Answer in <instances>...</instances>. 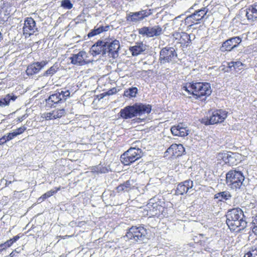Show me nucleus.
I'll return each mask as SVG.
<instances>
[{
  "label": "nucleus",
  "mask_w": 257,
  "mask_h": 257,
  "mask_svg": "<svg viewBox=\"0 0 257 257\" xmlns=\"http://www.w3.org/2000/svg\"><path fill=\"white\" fill-rule=\"evenodd\" d=\"M182 89L188 94L191 95L189 98L205 101L207 97L211 95V85L208 82H192L186 83Z\"/></svg>",
  "instance_id": "1"
},
{
  "label": "nucleus",
  "mask_w": 257,
  "mask_h": 257,
  "mask_svg": "<svg viewBox=\"0 0 257 257\" xmlns=\"http://www.w3.org/2000/svg\"><path fill=\"white\" fill-rule=\"evenodd\" d=\"M226 222L230 230L236 232L244 229L247 222L243 211L240 208H234L227 211Z\"/></svg>",
  "instance_id": "2"
},
{
  "label": "nucleus",
  "mask_w": 257,
  "mask_h": 257,
  "mask_svg": "<svg viewBox=\"0 0 257 257\" xmlns=\"http://www.w3.org/2000/svg\"><path fill=\"white\" fill-rule=\"evenodd\" d=\"M152 110L150 104L136 103L133 105H128L121 109L119 112L120 116L125 119L141 116L143 114L149 113Z\"/></svg>",
  "instance_id": "3"
},
{
  "label": "nucleus",
  "mask_w": 257,
  "mask_h": 257,
  "mask_svg": "<svg viewBox=\"0 0 257 257\" xmlns=\"http://www.w3.org/2000/svg\"><path fill=\"white\" fill-rule=\"evenodd\" d=\"M70 92L69 90L58 89L46 99V105L50 108L59 106L62 103L65 102L66 99L70 97Z\"/></svg>",
  "instance_id": "4"
},
{
  "label": "nucleus",
  "mask_w": 257,
  "mask_h": 257,
  "mask_svg": "<svg viewBox=\"0 0 257 257\" xmlns=\"http://www.w3.org/2000/svg\"><path fill=\"white\" fill-rule=\"evenodd\" d=\"M244 176L240 171L230 170L226 175V183L231 189L236 190L244 186Z\"/></svg>",
  "instance_id": "5"
},
{
  "label": "nucleus",
  "mask_w": 257,
  "mask_h": 257,
  "mask_svg": "<svg viewBox=\"0 0 257 257\" xmlns=\"http://www.w3.org/2000/svg\"><path fill=\"white\" fill-rule=\"evenodd\" d=\"M165 202L157 197H154L149 200L147 204L148 214L152 216H160L162 215L165 216L166 214V209L163 206Z\"/></svg>",
  "instance_id": "6"
},
{
  "label": "nucleus",
  "mask_w": 257,
  "mask_h": 257,
  "mask_svg": "<svg viewBox=\"0 0 257 257\" xmlns=\"http://www.w3.org/2000/svg\"><path fill=\"white\" fill-rule=\"evenodd\" d=\"M142 156V151L139 148L131 147L120 156V160L124 165H130Z\"/></svg>",
  "instance_id": "7"
},
{
  "label": "nucleus",
  "mask_w": 257,
  "mask_h": 257,
  "mask_svg": "<svg viewBox=\"0 0 257 257\" xmlns=\"http://www.w3.org/2000/svg\"><path fill=\"white\" fill-rule=\"evenodd\" d=\"M147 230L143 226H132L125 235L127 238L134 241L142 242L146 239Z\"/></svg>",
  "instance_id": "8"
},
{
  "label": "nucleus",
  "mask_w": 257,
  "mask_h": 257,
  "mask_svg": "<svg viewBox=\"0 0 257 257\" xmlns=\"http://www.w3.org/2000/svg\"><path fill=\"white\" fill-rule=\"evenodd\" d=\"M177 53L173 47H165L160 52L159 61L161 65L172 63L177 58Z\"/></svg>",
  "instance_id": "9"
},
{
  "label": "nucleus",
  "mask_w": 257,
  "mask_h": 257,
  "mask_svg": "<svg viewBox=\"0 0 257 257\" xmlns=\"http://www.w3.org/2000/svg\"><path fill=\"white\" fill-rule=\"evenodd\" d=\"M152 14L153 10L152 9H141L138 12H130L127 14L126 20L128 22L137 24L146 19Z\"/></svg>",
  "instance_id": "10"
},
{
  "label": "nucleus",
  "mask_w": 257,
  "mask_h": 257,
  "mask_svg": "<svg viewBox=\"0 0 257 257\" xmlns=\"http://www.w3.org/2000/svg\"><path fill=\"white\" fill-rule=\"evenodd\" d=\"M227 113L225 111L220 109L214 110L209 116L202 118L201 122L206 125L221 122L227 117Z\"/></svg>",
  "instance_id": "11"
},
{
  "label": "nucleus",
  "mask_w": 257,
  "mask_h": 257,
  "mask_svg": "<svg viewBox=\"0 0 257 257\" xmlns=\"http://www.w3.org/2000/svg\"><path fill=\"white\" fill-rule=\"evenodd\" d=\"M208 11V9L206 7L195 11L191 15L186 18L185 23L186 25H189V26H191L195 24H198V22L201 20L206 15Z\"/></svg>",
  "instance_id": "12"
},
{
  "label": "nucleus",
  "mask_w": 257,
  "mask_h": 257,
  "mask_svg": "<svg viewBox=\"0 0 257 257\" xmlns=\"http://www.w3.org/2000/svg\"><path fill=\"white\" fill-rule=\"evenodd\" d=\"M138 33L148 38L158 37L163 33L162 28L159 25L153 27H143L138 30Z\"/></svg>",
  "instance_id": "13"
},
{
  "label": "nucleus",
  "mask_w": 257,
  "mask_h": 257,
  "mask_svg": "<svg viewBox=\"0 0 257 257\" xmlns=\"http://www.w3.org/2000/svg\"><path fill=\"white\" fill-rule=\"evenodd\" d=\"M87 54L85 51H81L77 54H73L70 57L71 63L77 66H83L90 63L91 61L87 60Z\"/></svg>",
  "instance_id": "14"
},
{
  "label": "nucleus",
  "mask_w": 257,
  "mask_h": 257,
  "mask_svg": "<svg viewBox=\"0 0 257 257\" xmlns=\"http://www.w3.org/2000/svg\"><path fill=\"white\" fill-rule=\"evenodd\" d=\"M105 43L106 52L109 57L116 58L118 56V50L120 49L119 42L114 40L111 41H106Z\"/></svg>",
  "instance_id": "15"
},
{
  "label": "nucleus",
  "mask_w": 257,
  "mask_h": 257,
  "mask_svg": "<svg viewBox=\"0 0 257 257\" xmlns=\"http://www.w3.org/2000/svg\"><path fill=\"white\" fill-rule=\"evenodd\" d=\"M241 41V38L239 36L230 38L223 42L220 50L222 52L231 51L237 47Z\"/></svg>",
  "instance_id": "16"
},
{
  "label": "nucleus",
  "mask_w": 257,
  "mask_h": 257,
  "mask_svg": "<svg viewBox=\"0 0 257 257\" xmlns=\"http://www.w3.org/2000/svg\"><path fill=\"white\" fill-rule=\"evenodd\" d=\"M219 157L225 164L230 166L236 165L240 161V155L236 153L227 152L220 154Z\"/></svg>",
  "instance_id": "17"
},
{
  "label": "nucleus",
  "mask_w": 257,
  "mask_h": 257,
  "mask_svg": "<svg viewBox=\"0 0 257 257\" xmlns=\"http://www.w3.org/2000/svg\"><path fill=\"white\" fill-rule=\"evenodd\" d=\"M48 63L47 60L33 62L27 66L26 73L28 76H32L38 73Z\"/></svg>",
  "instance_id": "18"
},
{
  "label": "nucleus",
  "mask_w": 257,
  "mask_h": 257,
  "mask_svg": "<svg viewBox=\"0 0 257 257\" xmlns=\"http://www.w3.org/2000/svg\"><path fill=\"white\" fill-rule=\"evenodd\" d=\"M105 43L102 40H98L93 44L90 50V52L93 56L102 55L103 56L106 55Z\"/></svg>",
  "instance_id": "19"
},
{
  "label": "nucleus",
  "mask_w": 257,
  "mask_h": 257,
  "mask_svg": "<svg viewBox=\"0 0 257 257\" xmlns=\"http://www.w3.org/2000/svg\"><path fill=\"white\" fill-rule=\"evenodd\" d=\"M23 31L24 34L29 35V36L33 35L35 32L38 31L36 22L33 18H27L25 20Z\"/></svg>",
  "instance_id": "20"
},
{
  "label": "nucleus",
  "mask_w": 257,
  "mask_h": 257,
  "mask_svg": "<svg viewBox=\"0 0 257 257\" xmlns=\"http://www.w3.org/2000/svg\"><path fill=\"white\" fill-rule=\"evenodd\" d=\"M193 187V182L191 180H187L183 182L179 183L177 185L176 190V194L177 195H184L186 194L189 189Z\"/></svg>",
  "instance_id": "21"
},
{
  "label": "nucleus",
  "mask_w": 257,
  "mask_h": 257,
  "mask_svg": "<svg viewBox=\"0 0 257 257\" xmlns=\"http://www.w3.org/2000/svg\"><path fill=\"white\" fill-rule=\"evenodd\" d=\"M171 131L174 136L184 137L188 135L190 130L183 126L182 123L174 125L171 127Z\"/></svg>",
  "instance_id": "22"
},
{
  "label": "nucleus",
  "mask_w": 257,
  "mask_h": 257,
  "mask_svg": "<svg viewBox=\"0 0 257 257\" xmlns=\"http://www.w3.org/2000/svg\"><path fill=\"white\" fill-rule=\"evenodd\" d=\"M185 151V149L182 144H173L167 150L166 153L175 157H179L184 154Z\"/></svg>",
  "instance_id": "23"
},
{
  "label": "nucleus",
  "mask_w": 257,
  "mask_h": 257,
  "mask_svg": "<svg viewBox=\"0 0 257 257\" xmlns=\"http://www.w3.org/2000/svg\"><path fill=\"white\" fill-rule=\"evenodd\" d=\"M242 13L245 14L248 22H251L257 20V5L250 6L242 11Z\"/></svg>",
  "instance_id": "24"
},
{
  "label": "nucleus",
  "mask_w": 257,
  "mask_h": 257,
  "mask_svg": "<svg viewBox=\"0 0 257 257\" xmlns=\"http://www.w3.org/2000/svg\"><path fill=\"white\" fill-rule=\"evenodd\" d=\"M109 28L110 26L109 25H106L105 26H100L99 27H97V26H96L93 29L90 31V32L87 34V36L88 38L94 37L103 32L107 31Z\"/></svg>",
  "instance_id": "25"
},
{
  "label": "nucleus",
  "mask_w": 257,
  "mask_h": 257,
  "mask_svg": "<svg viewBox=\"0 0 257 257\" xmlns=\"http://www.w3.org/2000/svg\"><path fill=\"white\" fill-rule=\"evenodd\" d=\"M129 50L133 56H138L146 50V45L143 43H138L135 46L130 47Z\"/></svg>",
  "instance_id": "26"
},
{
  "label": "nucleus",
  "mask_w": 257,
  "mask_h": 257,
  "mask_svg": "<svg viewBox=\"0 0 257 257\" xmlns=\"http://www.w3.org/2000/svg\"><path fill=\"white\" fill-rule=\"evenodd\" d=\"M17 97L12 94H8L5 97L0 99V106L4 107L9 105L10 101H14Z\"/></svg>",
  "instance_id": "27"
},
{
  "label": "nucleus",
  "mask_w": 257,
  "mask_h": 257,
  "mask_svg": "<svg viewBox=\"0 0 257 257\" xmlns=\"http://www.w3.org/2000/svg\"><path fill=\"white\" fill-rule=\"evenodd\" d=\"M59 69V67L57 63H55L52 66L50 67L47 70L45 71L42 74V76L49 77L52 76L55 74Z\"/></svg>",
  "instance_id": "28"
},
{
  "label": "nucleus",
  "mask_w": 257,
  "mask_h": 257,
  "mask_svg": "<svg viewBox=\"0 0 257 257\" xmlns=\"http://www.w3.org/2000/svg\"><path fill=\"white\" fill-rule=\"evenodd\" d=\"M138 92V89L136 87H130L124 91L123 96L128 98L136 97Z\"/></svg>",
  "instance_id": "29"
},
{
  "label": "nucleus",
  "mask_w": 257,
  "mask_h": 257,
  "mask_svg": "<svg viewBox=\"0 0 257 257\" xmlns=\"http://www.w3.org/2000/svg\"><path fill=\"white\" fill-rule=\"evenodd\" d=\"M231 197V195L228 191H222L215 194L214 199H218L219 201H222L223 200H228Z\"/></svg>",
  "instance_id": "30"
},
{
  "label": "nucleus",
  "mask_w": 257,
  "mask_h": 257,
  "mask_svg": "<svg viewBox=\"0 0 257 257\" xmlns=\"http://www.w3.org/2000/svg\"><path fill=\"white\" fill-rule=\"evenodd\" d=\"M191 42V36L186 33L182 32L181 38H180L179 43L182 45H185L186 47Z\"/></svg>",
  "instance_id": "31"
},
{
  "label": "nucleus",
  "mask_w": 257,
  "mask_h": 257,
  "mask_svg": "<svg viewBox=\"0 0 257 257\" xmlns=\"http://www.w3.org/2000/svg\"><path fill=\"white\" fill-rule=\"evenodd\" d=\"M52 111L54 119L60 118L66 114L65 109L64 108L56 109Z\"/></svg>",
  "instance_id": "32"
},
{
  "label": "nucleus",
  "mask_w": 257,
  "mask_h": 257,
  "mask_svg": "<svg viewBox=\"0 0 257 257\" xmlns=\"http://www.w3.org/2000/svg\"><path fill=\"white\" fill-rule=\"evenodd\" d=\"M123 185L127 191L134 188L135 186V181L133 179H129L123 182Z\"/></svg>",
  "instance_id": "33"
},
{
  "label": "nucleus",
  "mask_w": 257,
  "mask_h": 257,
  "mask_svg": "<svg viewBox=\"0 0 257 257\" xmlns=\"http://www.w3.org/2000/svg\"><path fill=\"white\" fill-rule=\"evenodd\" d=\"M244 257H257V245L252 246L250 250L244 254Z\"/></svg>",
  "instance_id": "34"
},
{
  "label": "nucleus",
  "mask_w": 257,
  "mask_h": 257,
  "mask_svg": "<svg viewBox=\"0 0 257 257\" xmlns=\"http://www.w3.org/2000/svg\"><path fill=\"white\" fill-rule=\"evenodd\" d=\"M61 7L66 9H71L73 7V4L70 0H63L61 2Z\"/></svg>",
  "instance_id": "35"
},
{
  "label": "nucleus",
  "mask_w": 257,
  "mask_h": 257,
  "mask_svg": "<svg viewBox=\"0 0 257 257\" xmlns=\"http://www.w3.org/2000/svg\"><path fill=\"white\" fill-rule=\"evenodd\" d=\"M95 171L97 173H106L108 172V170L105 167L99 165L96 167Z\"/></svg>",
  "instance_id": "36"
},
{
  "label": "nucleus",
  "mask_w": 257,
  "mask_h": 257,
  "mask_svg": "<svg viewBox=\"0 0 257 257\" xmlns=\"http://www.w3.org/2000/svg\"><path fill=\"white\" fill-rule=\"evenodd\" d=\"M115 192L118 194L121 193L125 191L128 192L126 190V189H125V187L122 183L118 185L117 187H116L115 189Z\"/></svg>",
  "instance_id": "37"
},
{
  "label": "nucleus",
  "mask_w": 257,
  "mask_h": 257,
  "mask_svg": "<svg viewBox=\"0 0 257 257\" xmlns=\"http://www.w3.org/2000/svg\"><path fill=\"white\" fill-rule=\"evenodd\" d=\"M59 190V189L58 188L56 190H51L50 191L47 192L46 193L43 194V198L47 199L51 197V196L53 195L55 193H56Z\"/></svg>",
  "instance_id": "38"
},
{
  "label": "nucleus",
  "mask_w": 257,
  "mask_h": 257,
  "mask_svg": "<svg viewBox=\"0 0 257 257\" xmlns=\"http://www.w3.org/2000/svg\"><path fill=\"white\" fill-rule=\"evenodd\" d=\"M232 64L234 65V70L242 69L243 64L240 61H233Z\"/></svg>",
  "instance_id": "39"
},
{
  "label": "nucleus",
  "mask_w": 257,
  "mask_h": 257,
  "mask_svg": "<svg viewBox=\"0 0 257 257\" xmlns=\"http://www.w3.org/2000/svg\"><path fill=\"white\" fill-rule=\"evenodd\" d=\"M226 63L227 66H226V70H225V72H229L234 70V65L232 64L233 61L227 62Z\"/></svg>",
  "instance_id": "40"
},
{
  "label": "nucleus",
  "mask_w": 257,
  "mask_h": 257,
  "mask_svg": "<svg viewBox=\"0 0 257 257\" xmlns=\"http://www.w3.org/2000/svg\"><path fill=\"white\" fill-rule=\"evenodd\" d=\"M5 137H6V140L7 141H10L13 139L15 137H17L16 136V134H15L14 132H13L12 133H9L8 134L4 135Z\"/></svg>",
  "instance_id": "41"
},
{
  "label": "nucleus",
  "mask_w": 257,
  "mask_h": 257,
  "mask_svg": "<svg viewBox=\"0 0 257 257\" xmlns=\"http://www.w3.org/2000/svg\"><path fill=\"white\" fill-rule=\"evenodd\" d=\"M26 130V127L25 126H22L15 130L14 132L15 134H16V136H17L22 134Z\"/></svg>",
  "instance_id": "42"
},
{
  "label": "nucleus",
  "mask_w": 257,
  "mask_h": 257,
  "mask_svg": "<svg viewBox=\"0 0 257 257\" xmlns=\"http://www.w3.org/2000/svg\"><path fill=\"white\" fill-rule=\"evenodd\" d=\"M17 180L15 179H14L13 180H8L7 179H5L4 178H3L1 180V183H5V187L8 186L10 184H11L12 182H14L15 181H16Z\"/></svg>",
  "instance_id": "43"
},
{
  "label": "nucleus",
  "mask_w": 257,
  "mask_h": 257,
  "mask_svg": "<svg viewBox=\"0 0 257 257\" xmlns=\"http://www.w3.org/2000/svg\"><path fill=\"white\" fill-rule=\"evenodd\" d=\"M117 89L115 87H113L107 91L105 92V94H107V95H111L115 94L117 92Z\"/></svg>",
  "instance_id": "44"
},
{
  "label": "nucleus",
  "mask_w": 257,
  "mask_h": 257,
  "mask_svg": "<svg viewBox=\"0 0 257 257\" xmlns=\"http://www.w3.org/2000/svg\"><path fill=\"white\" fill-rule=\"evenodd\" d=\"M181 34L182 32L180 33L176 32L173 34L172 36L175 40H178V41H179L180 38H181Z\"/></svg>",
  "instance_id": "45"
},
{
  "label": "nucleus",
  "mask_w": 257,
  "mask_h": 257,
  "mask_svg": "<svg viewBox=\"0 0 257 257\" xmlns=\"http://www.w3.org/2000/svg\"><path fill=\"white\" fill-rule=\"evenodd\" d=\"M45 117L46 120L54 119L52 111L47 113Z\"/></svg>",
  "instance_id": "46"
},
{
  "label": "nucleus",
  "mask_w": 257,
  "mask_h": 257,
  "mask_svg": "<svg viewBox=\"0 0 257 257\" xmlns=\"http://www.w3.org/2000/svg\"><path fill=\"white\" fill-rule=\"evenodd\" d=\"M252 226L250 227L252 228V232L257 235V223H252Z\"/></svg>",
  "instance_id": "47"
},
{
  "label": "nucleus",
  "mask_w": 257,
  "mask_h": 257,
  "mask_svg": "<svg viewBox=\"0 0 257 257\" xmlns=\"http://www.w3.org/2000/svg\"><path fill=\"white\" fill-rule=\"evenodd\" d=\"M5 136L0 138V145H3L8 142Z\"/></svg>",
  "instance_id": "48"
},
{
  "label": "nucleus",
  "mask_w": 257,
  "mask_h": 257,
  "mask_svg": "<svg viewBox=\"0 0 257 257\" xmlns=\"http://www.w3.org/2000/svg\"><path fill=\"white\" fill-rule=\"evenodd\" d=\"M7 247H10L14 243L13 241L10 239L5 242Z\"/></svg>",
  "instance_id": "49"
},
{
  "label": "nucleus",
  "mask_w": 257,
  "mask_h": 257,
  "mask_svg": "<svg viewBox=\"0 0 257 257\" xmlns=\"http://www.w3.org/2000/svg\"><path fill=\"white\" fill-rule=\"evenodd\" d=\"M7 248V246H6L5 243L0 244V251H2L3 250L6 249Z\"/></svg>",
  "instance_id": "50"
},
{
  "label": "nucleus",
  "mask_w": 257,
  "mask_h": 257,
  "mask_svg": "<svg viewBox=\"0 0 257 257\" xmlns=\"http://www.w3.org/2000/svg\"><path fill=\"white\" fill-rule=\"evenodd\" d=\"M20 238V236L19 235H17L14 236L13 238H11V239L12 240V241H13V242L14 243L16 242Z\"/></svg>",
  "instance_id": "51"
},
{
  "label": "nucleus",
  "mask_w": 257,
  "mask_h": 257,
  "mask_svg": "<svg viewBox=\"0 0 257 257\" xmlns=\"http://www.w3.org/2000/svg\"><path fill=\"white\" fill-rule=\"evenodd\" d=\"M46 199V198H43V195L41 196L40 197H39L38 199V202H39V203H41L42 202H43L44 200H45Z\"/></svg>",
  "instance_id": "52"
},
{
  "label": "nucleus",
  "mask_w": 257,
  "mask_h": 257,
  "mask_svg": "<svg viewBox=\"0 0 257 257\" xmlns=\"http://www.w3.org/2000/svg\"><path fill=\"white\" fill-rule=\"evenodd\" d=\"M6 179L8 180H13L15 178L14 177V176L10 175L6 177Z\"/></svg>",
  "instance_id": "53"
},
{
  "label": "nucleus",
  "mask_w": 257,
  "mask_h": 257,
  "mask_svg": "<svg viewBox=\"0 0 257 257\" xmlns=\"http://www.w3.org/2000/svg\"><path fill=\"white\" fill-rule=\"evenodd\" d=\"M143 119H141L140 118H137L136 119H133V120H135V122L140 123L141 122L143 121Z\"/></svg>",
  "instance_id": "54"
},
{
  "label": "nucleus",
  "mask_w": 257,
  "mask_h": 257,
  "mask_svg": "<svg viewBox=\"0 0 257 257\" xmlns=\"http://www.w3.org/2000/svg\"><path fill=\"white\" fill-rule=\"evenodd\" d=\"M106 95H107V94H105V92H103L99 95V96H100L99 99H102Z\"/></svg>",
  "instance_id": "55"
},
{
  "label": "nucleus",
  "mask_w": 257,
  "mask_h": 257,
  "mask_svg": "<svg viewBox=\"0 0 257 257\" xmlns=\"http://www.w3.org/2000/svg\"><path fill=\"white\" fill-rule=\"evenodd\" d=\"M221 67H222V71H223L224 72H225V70H226V66H225V65H222L221 66Z\"/></svg>",
  "instance_id": "56"
},
{
  "label": "nucleus",
  "mask_w": 257,
  "mask_h": 257,
  "mask_svg": "<svg viewBox=\"0 0 257 257\" xmlns=\"http://www.w3.org/2000/svg\"><path fill=\"white\" fill-rule=\"evenodd\" d=\"M15 255V253L14 251H12L9 255V257H13Z\"/></svg>",
  "instance_id": "57"
},
{
  "label": "nucleus",
  "mask_w": 257,
  "mask_h": 257,
  "mask_svg": "<svg viewBox=\"0 0 257 257\" xmlns=\"http://www.w3.org/2000/svg\"><path fill=\"white\" fill-rule=\"evenodd\" d=\"M253 223H257V215L255 216V218L253 220Z\"/></svg>",
  "instance_id": "58"
},
{
  "label": "nucleus",
  "mask_w": 257,
  "mask_h": 257,
  "mask_svg": "<svg viewBox=\"0 0 257 257\" xmlns=\"http://www.w3.org/2000/svg\"><path fill=\"white\" fill-rule=\"evenodd\" d=\"M24 117H25V116H23L21 118V119H19V121H22V120L24 119Z\"/></svg>",
  "instance_id": "59"
},
{
  "label": "nucleus",
  "mask_w": 257,
  "mask_h": 257,
  "mask_svg": "<svg viewBox=\"0 0 257 257\" xmlns=\"http://www.w3.org/2000/svg\"><path fill=\"white\" fill-rule=\"evenodd\" d=\"M193 10V7H191V8L189 9V12L190 13H192V10Z\"/></svg>",
  "instance_id": "60"
}]
</instances>
